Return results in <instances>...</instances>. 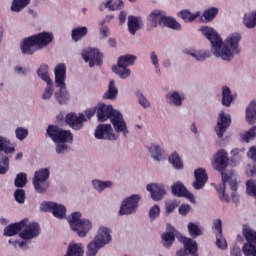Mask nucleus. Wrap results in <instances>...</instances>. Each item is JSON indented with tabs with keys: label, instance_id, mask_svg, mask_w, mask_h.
Here are the masks:
<instances>
[{
	"label": "nucleus",
	"instance_id": "nucleus-1",
	"mask_svg": "<svg viewBox=\"0 0 256 256\" xmlns=\"http://www.w3.org/2000/svg\"><path fill=\"white\" fill-rule=\"evenodd\" d=\"M228 165L229 156L227 155V152L224 149L218 150L214 156L213 168L221 173L222 184L217 188V192L220 201L226 203H229V194L225 193V183H229L232 191V199L233 201H237V194L235 193L237 191V178L235 177V174L231 172L228 174L223 172L224 169H227Z\"/></svg>",
	"mask_w": 256,
	"mask_h": 256
},
{
	"label": "nucleus",
	"instance_id": "nucleus-2",
	"mask_svg": "<svg viewBox=\"0 0 256 256\" xmlns=\"http://www.w3.org/2000/svg\"><path fill=\"white\" fill-rule=\"evenodd\" d=\"M166 230L167 232L163 233L161 236L163 247L170 249L175 242L176 237V239L184 245V249L179 250L177 252V256H199L197 255V242L193 241L191 238L181 235V233H179V231L170 224H167Z\"/></svg>",
	"mask_w": 256,
	"mask_h": 256
},
{
	"label": "nucleus",
	"instance_id": "nucleus-3",
	"mask_svg": "<svg viewBox=\"0 0 256 256\" xmlns=\"http://www.w3.org/2000/svg\"><path fill=\"white\" fill-rule=\"evenodd\" d=\"M241 33L232 32L228 34V36L223 41L220 38V42H218V46H216V50L214 52V57L216 59H221L222 61H226L227 63L233 61L235 59V55H239L241 53Z\"/></svg>",
	"mask_w": 256,
	"mask_h": 256
},
{
	"label": "nucleus",
	"instance_id": "nucleus-4",
	"mask_svg": "<svg viewBox=\"0 0 256 256\" xmlns=\"http://www.w3.org/2000/svg\"><path fill=\"white\" fill-rule=\"evenodd\" d=\"M46 135L55 143L56 153L58 155H63V153L69 149L67 143H73V133L59 126L49 125L46 130Z\"/></svg>",
	"mask_w": 256,
	"mask_h": 256
},
{
	"label": "nucleus",
	"instance_id": "nucleus-5",
	"mask_svg": "<svg viewBox=\"0 0 256 256\" xmlns=\"http://www.w3.org/2000/svg\"><path fill=\"white\" fill-rule=\"evenodd\" d=\"M81 212H73L68 216L67 221L71 231L81 239H85L93 229V221L89 218H81Z\"/></svg>",
	"mask_w": 256,
	"mask_h": 256
},
{
	"label": "nucleus",
	"instance_id": "nucleus-6",
	"mask_svg": "<svg viewBox=\"0 0 256 256\" xmlns=\"http://www.w3.org/2000/svg\"><path fill=\"white\" fill-rule=\"evenodd\" d=\"M141 201L140 194H132L124 198L120 204L118 214L120 217L123 215H135L139 209V202Z\"/></svg>",
	"mask_w": 256,
	"mask_h": 256
},
{
	"label": "nucleus",
	"instance_id": "nucleus-7",
	"mask_svg": "<svg viewBox=\"0 0 256 256\" xmlns=\"http://www.w3.org/2000/svg\"><path fill=\"white\" fill-rule=\"evenodd\" d=\"M42 213H52L56 219H65L67 217V207L61 203L53 201H44L40 204Z\"/></svg>",
	"mask_w": 256,
	"mask_h": 256
},
{
	"label": "nucleus",
	"instance_id": "nucleus-8",
	"mask_svg": "<svg viewBox=\"0 0 256 256\" xmlns=\"http://www.w3.org/2000/svg\"><path fill=\"white\" fill-rule=\"evenodd\" d=\"M23 225L21 226V232L19 233V237L24 241H31V239H35V237H39L41 233V228L39 224L36 222H30L28 219L21 220Z\"/></svg>",
	"mask_w": 256,
	"mask_h": 256
},
{
	"label": "nucleus",
	"instance_id": "nucleus-9",
	"mask_svg": "<svg viewBox=\"0 0 256 256\" xmlns=\"http://www.w3.org/2000/svg\"><path fill=\"white\" fill-rule=\"evenodd\" d=\"M243 235L246 239L242 247V253L244 256H256V232L255 230L244 227L243 228Z\"/></svg>",
	"mask_w": 256,
	"mask_h": 256
},
{
	"label": "nucleus",
	"instance_id": "nucleus-10",
	"mask_svg": "<svg viewBox=\"0 0 256 256\" xmlns=\"http://www.w3.org/2000/svg\"><path fill=\"white\" fill-rule=\"evenodd\" d=\"M110 122L112 123L114 133L116 135H122V137L127 139L129 128L127 127V122L121 111L115 112L113 117H111Z\"/></svg>",
	"mask_w": 256,
	"mask_h": 256
},
{
	"label": "nucleus",
	"instance_id": "nucleus-11",
	"mask_svg": "<svg viewBox=\"0 0 256 256\" xmlns=\"http://www.w3.org/2000/svg\"><path fill=\"white\" fill-rule=\"evenodd\" d=\"M94 137L108 141H117L119 139V135L115 133L111 124H99L95 130Z\"/></svg>",
	"mask_w": 256,
	"mask_h": 256
},
{
	"label": "nucleus",
	"instance_id": "nucleus-12",
	"mask_svg": "<svg viewBox=\"0 0 256 256\" xmlns=\"http://www.w3.org/2000/svg\"><path fill=\"white\" fill-rule=\"evenodd\" d=\"M200 33L208 39L211 43V53L215 55L216 47H218L221 36L217 33V30L210 26H202L199 29Z\"/></svg>",
	"mask_w": 256,
	"mask_h": 256
},
{
	"label": "nucleus",
	"instance_id": "nucleus-13",
	"mask_svg": "<svg viewBox=\"0 0 256 256\" xmlns=\"http://www.w3.org/2000/svg\"><path fill=\"white\" fill-rule=\"evenodd\" d=\"M231 127V115L225 114L224 111H220L217 117V125L214 131L219 139H223L227 129Z\"/></svg>",
	"mask_w": 256,
	"mask_h": 256
},
{
	"label": "nucleus",
	"instance_id": "nucleus-14",
	"mask_svg": "<svg viewBox=\"0 0 256 256\" xmlns=\"http://www.w3.org/2000/svg\"><path fill=\"white\" fill-rule=\"evenodd\" d=\"M82 58L86 63H89V67L100 66L103 63V54L99 52L97 48H87L82 51Z\"/></svg>",
	"mask_w": 256,
	"mask_h": 256
},
{
	"label": "nucleus",
	"instance_id": "nucleus-15",
	"mask_svg": "<svg viewBox=\"0 0 256 256\" xmlns=\"http://www.w3.org/2000/svg\"><path fill=\"white\" fill-rule=\"evenodd\" d=\"M185 93L179 90H170L165 95V101L170 107L181 108L185 103Z\"/></svg>",
	"mask_w": 256,
	"mask_h": 256
},
{
	"label": "nucleus",
	"instance_id": "nucleus-16",
	"mask_svg": "<svg viewBox=\"0 0 256 256\" xmlns=\"http://www.w3.org/2000/svg\"><path fill=\"white\" fill-rule=\"evenodd\" d=\"M94 241L103 247L111 244V242L113 241V236L111 235V228L104 225L99 226L96 235L94 236Z\"/></svg>",
	"mask_w": 256,
	"mask_h": 256
},
{
	"label": "nucleus",
	"instance_id": "nucleus-17",
	"mask_svg": "<svg viewBox=\"0 0 256 256\" xmlns=\"http://www.w3.org/2000/svg\"><path fill=\"white\" fill-rule=\"evenodd\" d=\"M115 113H119V110H115L112 105H106L103 102L98 103L96 108V116L98 121L105 122L107 119H110L115 115Z\"/></svg>",
	"mask_w": 256,
	"mask_h": 256
},
{
	"label": "nucleus",
	"instance_id": "nucleus-18",
	"mask_svg": "<svg viewBox=\"0 0 256 256\" xmlns=\"http://www.w3.org/2000/svg\"><path fill=\"white\" fill-rule=\"evenodd\" d=\"M65 121L71 129L80 131V129H83V124L87 123V118L83 113H69L66 115Z\"/></svg>",
	"mask_w": 256,
	"mask_h": 256
},
{
	"label": "nucleus",
	"instance_id": "nucleus-19",
	"mask_svg": "<svg viewBox=\"0 0 256 256\" xmlns=\"http://www.w3.org/2000/svg\"><path fill=\"white\" fill-rule=\"evenodd\" d=\"M20 51L22 55H35L37 51H40L34 36L23 39L20 43Z\"/></svg>",
	"mask_w": 256,
	"mask_h": 256
},
{
	"label": "nucleus",
	"instance_id": "nucleus-20",
	"mask_svg": "<svg viewBox=\"0 0 256 256\" xmlns=\"http://www.w3.org/2000/svg\"><path fill=\"white\" fill-rule=\"evenodd\" d=\"M146 190L151 195L153 201H161L165 195H167V190H165V185L150 183L146 186Z\"/></svg>",
	"mask_w": 256,
	"mask_h": 256
},
{
	"label": "nucleus",
	"instance_id": "nucleus-21",
	"mask_svg": "<svg viewBox=\"0 0 256 256\" xmlns=\"http://www.w3.org/2000/svg\"><path fill=\"white\" fill-rule=\"evenodd\" d=\"M33 37L40 51L41 49H45V47H49V45H51L55 39V36L52 32H41L33 35Z\"/></svg>",
	"mask_w": 256,
	"mask_h": 256
},
{
	"label": "nucleus",
	"instance_id": "nucleus-22",
	"mask_svg": "<svg viewBox=\"0 0 256 256\" xmlns=\"http://www.w3.org/2000/svg\"><path fill=\"white\" fill-rule=\"evenodd\" d=\"M172 193L173 195H176V197H185L190 201V203H195V196L193 193L189 192L185 185L181 182H176L172 186Z\"/></svg>",
	"mask_w": 256,
	"mask_h": 256
},
{
	"label": "nucleus",
	"instance_id": "nucleus-23",
	"mask_svg": "<svg viewBox=\"0 0 256 256\" xmlns=\"http://www.w3.org/2000/svg\"><path fill=\"white\" fill-rule=\"evenodd\" d=\"M148 151L154 161L160 162L167 159V152H165V147L163 146V144H151L148 147Z\"/></svg>",
	"mask_w": 256,
	"mask_h": 256
},
{
	"label": "nucleus",
	"instance_id": "nucleus-24",
	"mask_svg": "<svg viewBox=\"0 0 256 256\" xmlns=\"http://www.w3.org/2000/svg\"><path fill=\"white\" fill-rule=\"evenodd\" d=\"M195 181L192 183V186L196 191H200L205 187V183H207L209 177L207 176V172L203 168H197L194 171Z\"/></svg>",
	"mask_w": 256,
	"mask_h": 256
},
{
	"label": "nucleus",
	"instance_id": "nucleus-25",
	"mask_svg": "<svg viewBox=\"0 0 256 256\" xmlns=\"http://www.w3.org/2000/svg\"><path fill=\"white\" fill-rule=\"evenodd\" d=\"M128 31L130 35H136L137 31H140V29H143V18L141 16H128Z\"/></svg>",
	"mask_w": 256,
	"mask_h": 256
},
{
	"label": "nucleus",
	"instance_id": "nucleus-26",
	"mask_svg": "<svg viewBox=\"0 0 256 256\" xmlns=\"http://www.w3.org/2000/svg\"><path fill=\"white\" fill-rule=\"evenodd\" d=\"M54 75L56 87L66 85L65 79H67V67L65 64H58L54 68Z\"/></svg>",
	"mask_w": 256,
	"mask_h": 256
},
{
	"label": "nucleus",
	"instance_id": "nucleus-27",
	"mask_svg": "<svg viewBox=\"0 0 256 256\" xmlns=\"http://www.w3.org/2000/svg\"><path fill=\"white\" fill-rule=\"evenodd\" d=\"M59 90L54 93V97L59 105H67L71 99V94L67 90V85L57 86Z\"/></svg>",
	"mask_w": 256,
	"mask_h": 256
},
{
	"label": "nucleus",
	"instance_id": "nucleus-28",
	"mask_svg": "<svg viewBox=\"0 0 256 256\" xmlns=\"http://www.w3.org/2000/svg\"><path fill=\"white\" fill-rule=\"evenodd\" d=\"M165 12L163 10H153L148 16V22L155 29L158 25H163L165 19Z\"/></svg>",
	"mask_w": 256,
	"mask_h": 256
},
{
	"label": "nucleus",
	"instance_id": "nucleus-29",
	"mask_svg": "<svg viewBox=\"0 0 256 256\" xmlns=\"http://www.w3.org/2000/svg\"><path fill=\"white\" fill-rule=\"evenodd\" d=\"M85 255V246L81 243L71 242L68 245L65 256H83Z\"/></svg>",
	"mask_w": 256,
	"mask_h": 256
},
{
	"label": "nucleus",
	"instance_id": "nucleus-30",
	"mask_svg": "<svg viewBox=\"0 0 256 256\" xmlns=\"http://www.w3.org/2000/svg\"><path fill=\"white\" fill-rule=\"evenodd\" d=\"M115 183L111 180H93L92 181V187L94 190L97 191V193H103L105 189H113Z\"/></svg>",
	"mask_w": 256,
	"mask_h": 256
},
{
	"label": "nucleus",
	"instance_id": "nucleus-31",
	"mask_svg": "<svg viewBox=\"0 0 256 256\" xmlns=\"http://www.w3.org/2000/svg\"><path fill=\"white\" fill-rule=\"evenodd\" d=\"M242 23L246 29H255L256 27V10L245 12L242 17Z\"/></svg>",
	"mask_w": 256,
	"mask_h": 256
},
{
	"label": "nucleus",
	"instance_id": "nucleus-32",
	"mask_svg": "<svg viewBox=\"0 0 256 256\" xmlns=\"http://www.w3.org/2000/svg\"><path fill=\"white\" fill-rule=\"evenodd\" d=\"M89 33V29L86 26H78L72 29L71 31V39L74 43H79L81 39L87 37Z\"/></svg>",
	"mask_w": 256,
	"mask_h": 256
},
{
	"label": "nucleus",
	"instance_id": "nucleus-33",
	"mask_svg": "<svg viewBox=\"0 0 256 256\" xmlns=\"http://www.w3.org/2000/svg\"><path fill=\"white\" fill-rule=\"evenodd\" d=\"M186 54L189 55L190 57H193L196 61H199L200 63H203L205 59H209L211 57V52L207 50H187Z\"/></svg>",
	"mask_w": 256,
	"mask_h": 256
},
{
	"label": "nucleus",
	"instance_id": "nucleus-34",
	"mask_svg": "<svg viewBox=\"0 0 256 256\" xmlns=\"http://www.w3.org/2000/svg\"><path fill=\"white\" fill-rule=\"evenodd\" d=\"M32 185L36 193H39L40 195H45L50 187L49 180H32Z\"/></svg>",
	"mask_w": 256,
	"mask_h": 256
},
{
	"label": "nucleus",
	"instance_id": "nucleus-35",
	"mask_svg": "<svg viewBox=\"0 0 256 256\" xmlns=\"http://www.w3.org/2000/svg\"><path fill=\"white\" fill-rule=\"evenodd\" d=\"M117 95H119V89H117V86L115 85V80H110L108 89L103 95V99L115 101V99H117Z\"/></svg>",
	"mask_w": 256,
	"mask_h": 256
},
{
	"label": "nucleus",
	"instance_id": "nucleus-36",
	"mask_svg": "<svg viewBox=\"0 0 256 256\" xmlns=\"http://www.w3.org/2000/svg\"><path fill=\"white\" fill-rule=\"evenodd\" d=\"M11 145V140L5 136L0 135V153L3 151L5 155H11L15 153V147Z\"/></svg>",
	"mask_w": 256,
	"mask_h": 256
},
{
	"label": "nucleus",
	"instance_id": "nucleus-37",
	"mask_svg": "<svg viewBox=\"0 0 256 256\" xmlns=\"http://www.w3.org/2000/svg\"><path fill=\"white\" fill-rule=\"evenodd\" d=\"M162 27H168V29H173L174 31H181L183 29L175 18L167 15L162 20Z\"/></svg>",
	"mask_w": 256,
	"mask_h": 256
},
{
	"label": "nucleus",
	"instance_id": "nucleus-38",
	"mask_svg": "<svg viewBox=\"0 0 256 256\" xmlns=\"http://www.w3.org/2000/svg\"><path fill=\"white\" fill-rule=\"evenodd\" d=\"M135 61H137V56L133 54H125L118 58V65L129 68L135 65Z\"/></svg>",
	"mask_w": 256,
	"mask_h": 256
},
{
	"label": "nucleus",
	"instance_id": "nucleus-39",
	"mask_svg": "<svg viewBox=\"0 0 256 256\" xmlns=\"http://www.w3.org/2000/svg\"><path fill=\"white\" fill-rule=\"evenodd\" d=\"M217 15H219V8L212 6L204 10L202 19H204L205 23H211Z\"/></svg>",
	"mask_w": 256,
	"mask_h": 256
},
{
	"label": "nucleus",
	"instance_id": "nucleus-40",
	"mask_svg": "<svg viewBox=\"0 0 256 256\" xmlns=\"http://www.w3.org/2000/svg\"><path fill=\"white\" fill-rule=\"evenodd\" d=\"M29 3H31V0H12L10 11L12 13H21Z\"/></svg>",
	"mask_w": 256,
	"mask_h": 256
},
{
	"label": "nucleus",
	"instance_id": "nucleus-41",
	"mask_svg": "<svg viewBox=\"0 0 256 256\" xmlns=\"http://www.w3.org/2000/svg\"><path fill=\"white\" fill-rule=\"evenodd\" d=\"M256 119V100H252L246 107V121L250 124L255 123Z\"/></svg>",
	"mask_w": 256,
	"mask_h": 256
},
{
	"label": "nucleus",
	"instance_id": "nucleus-42",
	"mask_svg": "<svg viewBox=\"0 0 256 256\" xmlns=\"http://www.w3.org/2000/svg\"><path fill=\"white\" fill-rule=\"evenodd\" d=\"M101 249H103V246L93 239L86 246V256H96Z\"/></svg>",
	"mask_w": 256,
	"mask_h": 256
},
{
	"label": "nucleus",
	"instance_id": "nucleus-43",
	"mask_svg": "<svg viewBox=\"0 0 256 256\" xmlns=\"http://www.w3.org/2000/svg\"><path fill=\"white\" fill-rule=\"evenodd\" d=\"M21 227H23V222H16L14 224H10L4 229L5 237H13V235H17V233H21Z\"/></svg>",
	"mask_w": 256,
	"mask_h": 256
},
{
	"label": "nucleus",
	"instance_id": "nucleus-44",
	"mask_svg": "<svg viewBox=\"0 0 256 256\" xmlns=\"http://www.w3.org/2000/svg\"><path fill=\"white\" fill-rule=\"evenodd\" d=\"M200 15L201 13L199 11L195 13H191V11L189 10H182L178 12V16H180L181 19L185 21V23H193V21H195V19H198Z\"/></svg>",
	"mask_w": 256,
	"mask_h": 256
},
{
	"label": "nucleus",
	"instance_id": "nucleus-45",
	"mask_svg": "<svg viewBox=\"0 0 256 256\" xmlns=\"http://www.w3.org/2000/svg\"><path fill=\"white\" fill-rule=\"evenodd\" d=\"M112 71L118 75L120 79H129V77H131V69L127 68L126 66H121L118 64L117 66L112 67Z\"/></svg>",
	"mask_w": 256,
	"mask_h": 256
},
{
	"label": "nucleus",
	"instance_id": "nucleus-46",
	"mask_svg": "<svg viewBox=\"0 0 256 256\" xmlns=\"http://www.w3.org/2000/svg\"><path fill=\"white\" fill-rule=\"evenodd\" d=\"M55 95V84L52 82H46V86L42 92L41 99L43 101H50V99Z\"/></svg>",
	"mask_w": 256,
	"mask_h": 256
},
{
	"label": "nucleus",
	"instance_id": "nucleus-47",
	"mask_svg": "<svg viewBox=\"0 0 256 256\" xmlns=\"http://www.w3.org/2000/svg\"><path fill=\"white\" fill-rule=\"evenodd\" d=\"M102 5L108 11H120V9H123V1L121 0H105Z\"/></svg>",
	"mask_w": 256,
	"mask_h": 256
},
{
	"label": "nucleus",
	"instance_id": "nucleus-48",
	"mask_svg": "<svg viewBox=\"0 0 256 256\" xmlns=\"http://www.w3.org/2000/svg\"><path fill=\"white\" fill-rule=\"evenodd\" d=\"M37 76L46 83H51L53 81L51 80V76H49V66L47 64L40 65L37 69Z\"/></svg>",
	"mask_w": 256,
	"mask_h": 256
},
{
	"label": "nucleus",
	"instance_id": "nucleus-49",
	"mask_svg": "<svg viewBox=\"0 0 256 256\" xmlns=\"http://www.w3.org/2000/svg\"><path fill=\"white\" fill-rule=\"evenodd\" d=\"M169 163L172 164V167L177 171L183 170V160H181V156L178 153L174 152L168 157Z\"/></svg>",
	"mask_w": 256,
	"mask_h": 256
},
{
	"label": "nucleus",
	"instance_id": "nucleus-50",
	"mask_svg": "<svg viewBox=\"0 0 256 256\" xmlns=\"http://www.w3.org/2000/svg\"><path fill=\"white\" fill-rule=\"evenodd\" d=\"M49 177H51V169L42 168L37 170L34 173L33 179L35 181H49Z\"/></svg>",
	"mask_w": 256,
	"mask_h": 256
},
{
	"label": "nucleus",
	"instance_id": "nucleus-51",
	"mask_svg": "<svg viewBox=\"0 0 256 256\" xmlns=\"http://www.w3.org/2000/svg\"><path fill=\"white\" fill-rule=\"evenodd\" d=\"M231 103H233V95L231 94V89H229L227 86H224L222 88V105H224V107H231Z\"/></svg>",
	"mask_w": 256,
	"mask_h": 256
},
{
	"label": "nucleus",
	"instance_id": "nucleus-52",
	"mask_svg": "<svg viewBox=\"0 0 256 256\" xmlns=\"http://www.w3.org/2000/svg\"><path fill=\"white\" fill-rule=\"evenodd\" d=\"M135 97L142 109H149L151 107V101H149L146 98V96H145V94H143V92L137 91L135 93Z\"/></svg>",
	"mask_w": 256,
	"mask_h": 256
},
{
	"label": "nucleus",
	"instance_id": "nucleus-53",
	"mask_svg": "<svg viewBox=\"0 0 256 256\" xmlns=\"http://www.w3.org/2000/svg\"><path fill=\"white\" fill-rule=\"evenodd\" d=\"M9 171V158L0 152V175H7Z\"/></svg>",
	"mask_w": 256,
	"mask_h": 256
},
{
	"label": "nucleus",
	"instance_id": "nucleus-54",
	"mask_svg": "<svg viewBox=\"0 0 256 256\" xmlns=\"http://www.w3.org/2000/svg\"><path fill=\"white\" fill-rule=\"evenodd\" d=\"M188 232H189L190 237H193V239H197V237H200V235L202 233L199 225H197L193 222H190L188 224Z\"/></svg>",
	"mask_w": 256,
	"mask_h": 256
},
{
	"label": "nucleus",
	"instance_id": "nucleus-55",
	"mask_svg": "<svg viewBox=\"0 0 256 256\" xmlns=\"http://www.w3.org/2000/svg\"><path fill=\"white\" fill-rule=\"evenodd\" d=\"M14 185L20 189L25 187V185H27V174L23 172L17 174L14 180Z\"/></svg>",
	"mask_w": 256,
	"mask_h": 256
},
{
	"label": "nucleus",
	"instance_id": "nucleus-56",
	"mask_svg": "<svg viewBox=\"0 0 256 256\" xmlns=\"http://www.w3.org/2000/svg\"><path fill=\"white\" fill-rule=\"evenodd\" d=\"M15 135L18 141H25V138L29 136V130L25 127H17L15 129Z\"/></svg>",
	"mask_w": 256,
	"mask_h": 256
},
{
	"label": "nucleus",
	"instance_id": "nucleus-57",
	"mask_svg": "<svg viewBox=\"0 0 256 256\" xmlns=\"http://www.w3.org/2000/svg\"><path fill=\"white\" fill-rule=\"evenodd\" d=\"M216 245L222 251L227 249V240L223 237V234H216Z\"/></svg>",
	"mask_w": 256,
	"mask_h": 256
},
{
	"label": "nucleus",
	"instance_id": "nucleus-58",
	"mask_svg": "<svg viewBox=\"0 0 256 256\" xmlns=\"http://www.w3.org/2000/svg\"><path fill=\"white\" fill-rule=\"evenodd\" d=\"M159 215H161V208L159 207V205L152 206L149 211L150 221H155V219H157Z\"/></svg>",
	"mask_w": 256,
	"mask_h": 256
},
{
	"label": "nucleus",
	"instance_id": "nucleus-59",
	"mask_svg": "<svg viewBox=\"0 0 256 256\" xmlns=\"http://www.w3.org/2000/svg\"><path fill=\"white\" fill-rule=\"evenodd\" d=\"M14 199L19 203L20 205H23L25 203V190L23 189H17L14 192Z\"/></svg>",
	"mask_w": 256,
	"mask_h": 256
},
{
	"label": "nucleus",
	"instance_id": "nucleus-60",
	"mask_svg": "<svg viewBox=\"0 0 256 256\" xmlns=\"http://www.w3.org/2000/svg\"><path fill=\"white\" fill-rule=\"evenodd\" d=\"M212 229L216 231V235H223V221L221 219L214 220Z\"/></svg>",
	"mask_w": 256,
	"mask_h": 256
},
{
	"label": "nucleus",
	"instance_id": "nucleus-61",
	"mask_svg": "<svg viewBox=\"0 0 256 256\" xmlns=\"http://www.w3.org/2000/svg\"><path fill=\"white\" fill-rule=\"evenodd\" d=\"M256 137V126L252 127L249 131H247L244 136L243 140L246 141V143H249V141H252V139H255Z\"/></svg>",
	"mask_w": 256,
	"mask_h": 256
},
{
	"label": "nucleus",
	"instance_id": "nucleus-62",
	"mask_svg": "<svg viewBox=\"0 0 256 256\" xmlns=\"http://www.w3.org/2000/svg\"><path fill=\"white\" fill-rule=\"evenodd\" d=\"M179 207V201L178 200H169L166 202V211L167 213H173L175 211V208Z\"/></svg>",
	"mask_w": 256,
	"mask_h": 256
},
{
	"label": "nucleus",
	"instance_id": "nucleus-63",
	"mask_svg": "<svg viewBox=\"0 0 256 256\" xmlns=\"http://www.w3.org/2000/svg\"><path fill=\"white\" fill-rule=\"evenodd\" d=\"M107 37H109V28L103 25L100 28L99 38L103 40V39H107Z\"/></svg>",
	"mask_w": 256,
	"mask_h": 256
},
{
	"label": "nucleus",
	"instance_id": "nucleus-64",
	"mask_svg": "<svg viewBox=\"0 0 256 256\" xmlns=\"http://www.w3.org/2000/svg\"><path fill=\"white\" fill-rule=\"evenodd\" d=\"M246 175L248 177H255L256 176V164L248 165L246 169Z\"/></svg>",
	"mask_w": 256,
	"mask_h": 256
}]
</instances>
